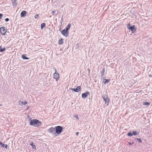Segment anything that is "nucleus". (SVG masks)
<instances>
[{"instance_id": "nucleus-20", "label": "nucleus", "mask_w": 152, "mask_h": 152, "mask_svg": "<svg viewBox=\"0 0 152 152\" xmlns=\"http://www.w3.org/2000/svg\"><path fill=\"white\" fill-rule=\"evenodd\" d=\"M45 23H42L41 25V29H42L45 26Z\"/></svg>"}, {"instance_id": "nucleus-9", "label": "nucleus", "mask_w": 152, "mask_h": 152, "mask_svg": "<svg viewBox=\"0 0 152 152\" xmlns=\"http://www.w3.org/2000/svg\"><path fill=\"white\" fill-rule=\"evenodd\" d=\"M90 94L89 92L88 91L86 92V93H83L82 94V97L85 99Z\"/></svg>"}, {"instance_id": "nucleus-36", "label": "nucleus", "mask_w": 152, "mask_h": 152, "mask_svg": "<svg viewBox=\"0 0 152 152\" xmlns=\"http://www.w3.org/2000/svg\"><path fill=\"white\" fill-rule=\"evenodd\" d=\"M2 105L1 104H0V106H1Z\"/></svg>"}, {"instance_id": "nucleus-27", "label": "nucleus", "mask_w": 152, "mask_h": 152, "mask_svg": "<svg viewBox=\"0 0 152 152\" xmlns=\"http://www.w3.org/2000/svg\"><path fill=\"white\" fill-rule=\"evenodd\" d=\"M39 17V15L38 14H36L34 16L35 18L36 19H37Z\"/></svg>"}, {"instance_id": "nucleus-19", "label": "nucleus", "mask_w": 152, "mask_h": 152, "mask_svg": "<svg viewBox=\"0 0 152 152\" xmlns=\"http://www.w3.org/2000/svg\"><path fill=\"white\" fill-rule=\"evenodd\" d=\"M63 39L62 38H61L59 40L58 42V43L59 45H61L63 43Z\"/></svg>"}, {"instance_id": "nucleus-32", "label": "nucleus", "mask_w": 152, "mask_h": 152, "mask_svg": "<svg viewBox=\"0 0 152 152\" xmlns=\"http://www.w3.org/2000/svg\"><path fill=\"white\" fill-rule=\"evenodd\" d=\"M3 15L2 14L0 13V19L2 18L3 17Z\"/></svg>"}, {"instance_id": "nucleus-33", "label": "nucleus", "mask_w": 152, "mask_h": 152, "mask_svg": "<svg viewBox=\"0 0 152 152\" xmlns=\"http://www.w3.org/2000/svg\"><path fill=\"white\" fill-rule=\"evenodd\" d=\"M9 20V19L8 18H6L5 19V21L6 22H7Z\"/></svg>"}, {"instance_id": "nucleus-5", "label": "nucleus", "mask_w": 152, "mask_h": 152, "mask_svg": "<svg viewBox=\"0 0 152 152\" xmlns=\"http://www.w3.org/2000/svg\"><path fill=\"white\" fill-rule=\"evenodd\" d=\"M61 33L66 37H67L69 36V32L68 31L65 29L61 31Z\"/></svg>"}, {"instance_id": "nucleus-15", "label": "nucleus", "mask_w": 152, "mask_h": 152, "mask_svg": "<svg viewBox=\"0 0 152 152\" xmlns=\"http://www.w3.org/2000/svg\"><path fill=\"white\" fill-rule=\"evenodd\" d=\"M21 57L23 59L28 60L29 59V58L26 57L24 54H22L21 56Z\"/></svg>"}, {"instance_id": "nucleus-37", "label": "nucleus", "mask_w": 152, "mask_h": 152, "mask_svg": "<svg viewBox=\"0 0 152 152\" xmlns=\"http://www.w3.org/2000/svg\"><path fill=\"white\" fill-rule=\"evenodd\" d=\"M62 19H63V18H62V19H61V21H63Z\"/></svg>"}, {"instance_id": "nucleus-38", "label": "nucleus", "mask_w": 152, "mask_h": 152, "mask_svg": "<svg viewBox=\"0 0 152 152\" xmlns=\"http://www.w3.org/2000/svg\"><path fill=\"white\" fill-rule=\"evenodd\" d=\"M58 12H57L56 13V15L58 14Z\"/></svg>"}, {"instance_id": "nucleus-8", "label": "nucleus", "mask_w": 152, "mask_h": 152, "mask_svg": "<svg viewBox=\"0 0 152 152\" xmlns=\"http://www.w3.org/2000/svg\"><path fill=\"white\" fill-rule=\"evenodd\" d=\"M81 86H77L76 88H71V89L75 92H79L81 90Z\"/></svg>"}, {"instance_id": "nucleus-28", "label": "nucleus", "mask_w": 152, "mask_h": 152, "mask_svg": "<svg viewBox=\"0 0 152 152\" xmlns=\"http://www.w3.org/2000/svg\"><path fill=\"white\" fill-rule=\"evenodd\" d=\"M74 117H75L77 120L79 119V117L77 115H74Z\"/></svg>"}, {"instance_id": "nucleus-13", "label": "nucleus", "mask_w": 152, "mask_h": 152, "mask_svg": "<svg viewBox=\"0 0 152 152\" xmlns=\"http://www.w3.org/2000/svg\"><path fill=\"white\" fill-rule=\"evenodd\" d=\"M16 0H12V2L13 5L15 7L17 5V3L16 2Z\"/></svg>"}, {"instance_id": "nucleus-12", "label": "nucleus", "mask_w": 152, "mask_h": 152, "mask_svg": "<svg viewBox=\"0 0 152 152\" xmlns=\"http://www.w3.org/2000/svg\"><path fill=\"white\" fill-rule=\"evenodd\" d=\"M19 104L21 105L22 104L23 105H25L27 103V102L26 101H25L24 102H23L20 101L19 102Z\"/></svg>"}, {"instance_id": "nucleus-17", "label": "nucleus", "mask_w": 152, "mask_h": 152, "mask_svg": "<svg viewBox=\"0 0 152 152\" xmlns=\"http://www.w3.org/2000/svg\"><path fill=\"white\" fill-rule=\"evenodd\" d=\"M30 145H31L32 146V148L33 149H36V147L35 145H34V142H32L31 143H30Z\"/></svg>"}, {"instance_id": "nucleus-2", "label": "nucleus", "mask_w": 152, "mask_h": 152, "mask_svg": "<svg viewBox=\"0 0 152 152\" xmlns=\"http://www.w3.org/2000/svg\"><path fill=\"white\" fill-rule=\"evenodd\" d=\"M102 97L104 100V101L105 102V104L108 106L110 102L109 99L108 98L107 96V95H102Z\"/></svg>"}, {"instance_id": "nucleus-7", "label": "nucleus", "mask_w": 152, "mask_h": 152, "mask_svg": "<svg viewBox=\"0 0 152 152\" xmlns=\"http://www.w3.org/2000/svg\"><path fill=\"white\" fill-rule=\"evenodd\" d=\"M60 77L59 74L57 72H55L53 74V78L56 79V81H58Z\"/></svg>"}, {"instance_id": "nucleus-10", "label": "nucleus", "mask_w": 152, "mask_h": 152, "mask_svg": "<svg viewBox=\"0 0 152 152\" xmlns=\"http://www.w3.org/2000/svg\"><path fill=\"white\" fill-rule=\"evenodd\" d=\"M135 26L134 25L131 26L129 27V29L131 30L132 33H134L136 31V29L135 28Z\"/></svg>"}, {"instance_id": "nucleus-31", "label": "nucleus", "mask_w": 152, "mask_h": 152, "mask_svg": "<svg viewBox=\"0 0 152 152\" xmlns=\"http://www.w3.org/2000/svg\"><path fill=\"white\" fill-rule=\"evenodd\" d=\"M56 12V10H53L52 12V13L53 14V15Z\"/></svg>"}, {"instance_id": "nucleus-1", "label": "nucleus", "mask_w": 152, "mask_h": 152, "mask_svg": "<svg viewBox=\"0 0 152 152\" xmlns=\"http://www.w3.org/2000/svg\"><path fill=\"white\" fill-rule=\"evenodd\" d=\"M30 123L31 126H33L35 127H38L42 125L41 122L37 119L31 120L30 121Z\"/></svg>"}, {"instance_id": "nucleus-35", "label": "nucleus", "mask_w": 152, "mask_h": 152, "mask_svg": "<svg viewBox=\"0 0 152 152\" xmlns=\"http://www.w3.org/2000/svg\"><path fill=\"white\" fill-rule=\"evenodd\" d=\"M2 144V142L0 141V145L1 146V145Z\"/></svg>"}, {"instance_id": "nucleus-23", "label": "nucleus", "mask_w": 152, "mask_h": 152, "mask_svg": "<svg viewBox=\"0 0 152 152\" xmlns=\"http://www.w3.org/2000/svg\"><path fill=\"white\" fill-rule=\"evenodd\" d=\"M5 48H1V47L0 46V51L1 52H3L5 51Z\"/></svg>"}, {"instance_id": "nucleus-11", "label": "nucleus", "mask_w": 152, "mask_h": 152, "mask_svg": "<svg viewBox=\"0 0 152 152\" xmlns=\"http://www.w3.org/2000/svg\"><path fill=\"white\" fill-rule=\"evenodd\" d=\"M26 13V12L25 11H23L20 13V16L21 17H24Z\"/></svg>"}, {"instance_id": "nucleus-24", "label": "nucleus", "mask_w": 152, "mask_h": 152, "mask_svg": "<svg viewBox=\"0 0 152 152\" xmlns=\"http://www.w3.org/2000/svg\"><path fill=\"white\" fill-rule=\"evenodd\" d=\"M127 135L129 136H132V135H133L132 132H132H128V133L127 134Z\"/></svg>"}, {"instance_id": "nucleus-22", "label": "nucleus", "mask_w": 152, "mask_h": 152, "mask_svg": "<svg viewBox=\"0 0 152 152\" xmlns=\"http://www.w3.org/2000/svg\"><path fill=\"white\" fill-rule=\"evenodd\" d=\"M133 135H136L139 134V133L135 131H133L132 132Z\"/></svg>"}, {"instance_id": "nucleus-25", "label": "nucleus", "mask_w": 152, "mask_h": 152, "mask_svg": "<svg viewBox=\"0 0 152 152\" xmlns=\"http://www.w3.org/2000/svg\"><path fill=\"white\" fill-rule=\"evenodd\" d=\"M150 103H149L148 102H144L143 103V104L144 105H148L150 104Z\"/></svg>"}, {"instance_id": "nucleus-16", "label": "nucleus", "mask_w": 152, "mask_h": 152, "mask_svg": "<svg viewBox=\"0 0 152 152\" xmlns=\"http://www.w3.org/2000/svg\"><path fill=\"white\" fill-rule=\"evenodd\" d=\"M71 24L70 23H69L68 24V25H67V26L66 27V28H65V29L66 30L68 31L69 30V29L71 27Z\"/></svg>"}, {"instance_id": "nucleus-21", "label": "nucleus", "mask_w": 152, "mask_h": 152, "mask_svg": "<svg viewBox=\"0 0 152 152\" xmlns=\"http://www.w3.org/2000/svg\"><path fill=\"white\" fill-rule=\"evenodd\" d=\"M104 80H105L104 82H103L104 84H106L108 83L110 81V79H104Z\"/></svg>"}, {"instance_id": "nucleus-18", "label": "nucleus", "mask_w": 152, "mask_h": 152, "mask_svg": "<svg viewBox=\"0 0 152 152\" xmlns=\"http://www.w3.org/2000/svg\"><path fill=\"white\" fill-rule=\"evenodd\" d=\"M1 147L3 148H5L7 149V144H4L2 143V144L1 145Z\"/></svg>"}, {"instance_id": "nucleus-26", "label": "nucleus", "mask_w": 152, "mask_h": 152, "mask_svg": "<svg viewBox=\"0 0 152 152\" xmlns=\"http://www.w3.org/2000/svg\"><path fill=\"white\" fill-rule=\"evenodd\" d=\"M137 140L140 142L141 143L142 142V140L140 138H137Z\"/></svg>"}, {"instance_id": "nucleus-3", "label": "nucleus", "mask_w": 152, "mask_h": 152, "mask_svg": "<svg viewBox=\"0 0 152 152\" xmlns=\"http://www.w3.org/2000/svg\"><path fill=\"white\" fill-rule=\"evenodd\" d=\"M63 127L61 126H57L55 127V131L56 134H60L62 131Z\"/></svg>"}, {"instance_id": "nucleus-6", "label": "nucleus", "mask_w": 152, "mask_h": 152, "mask_svg": "<svg viewBox=\"0 0 152 152\" xmlns=\"http://www.w3.org/2000/svg\"><path fill=\"white\" fill-rule=\"evenodd\" d=\"M48 131L53 135H55L56 134L55 128L51 127L48 129Z\"/></svg>"}, {"instance_id": "nucleus-29", "label": "nucleus", "mask_w": 152, "mask_h": 152, "mask_svg": "<svg viewBox=\"0 0 152 152\" xmlns=\"http://www.w3.org/2000/svg\"><path fill=\"white\" fill-rule=\"evenodd\" d=\"M134 143V142L133 141L132 142H129V145H131L133 144Z\"/></svg>"}, {"instance_id": "nucleus-4", "label": "nucleus", "mask_w": 152, "mask_h": 152, "mask_svg": "<svg viewBox=\"0 0 152 152\" xmlns=\"http://www.w3.org/2000/svg\"><path fill=\"white\" fill-rule=\"evenodd\" d=\"M7 31V29L5 27H2L0 28V32L2 35H5Z\"/></svg>"}, {"instance_id": "nucleus-14", "label": "nucleus", "mask_w": 152, "mask_h": 152, "mask_svg": "<svg viewBox=\"0 0 152 152\" xmlns=\"http://www.w3.org/2000/svg\"><path fill=\"white\" fill-rule=\"evenodd\" d=\"M105 72V68H103L101 72V77H102L103 75L104 72Z\"/></svg>"}, {"instance_id": "nucleus-30", "label": "nucleus", "mask_w": 152, "mask_h": 152, "mask_svg": "<svg viewBox=\"0 0 152 152\" xmlns=\"http://www.w3.org/2000/svg\"><path fill=\"white\" fill-rule=\"evenodd\" d=\"M53 69L55 71V72H57V71L56 68L55 67H53Z\"/></svg>"}, {"instance_id": "nucleus-34", "label": "nucleus", "mask_w": 152, "mask_h": 152, "mask_svg": "<svg viewBox=\"0 0 152 152\" xmlns=\"http://www.w3.org/2000/svg\"><path fill=\"white\" fill-rule=\"evenodd\" d=\"M79 134V133L78 132H77L76 133V134L77 136H78V135Z\"/></svg>"}]
</instances>
